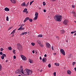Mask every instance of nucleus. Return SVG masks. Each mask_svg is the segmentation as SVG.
<instances>
[{"instance_id": "nucleus-1", "label": "nucleus", "mask_w": 76, "mask_h": 76, "mask_svg": "<svg viewBox=\"0 0 76 76\" xmlns=\"http://www.w3.org/2000/svg\"><path fill=\"white\" fill-rule=\"evenodd\" d=\"M23 69H22L21 71H20V72H21L22 73L24 74V75H31V73H32V71H31V70L29 69H26L23 72Z\"/></svg>"}, {"instance_id": "nucleus-2", "label": "nucleus", "mask_w": 76, "mask_h": 76, "mask_svg": "<svg viewBox=\"0 0 76 76\" xmlns=\"http://www.w3.org/2000/svg\"><path fill=\"white\" fill-rule=\"evenodd\" d=\"M54 18L56 21L61 22V15H56V16L54 17Z\"/></svg>"}, {"instance_id": "nucleus-3", "label": "nucleus", "mask_w": 76, "mask_h": 76, "mask_svg": "<svg viewBox=\"0 0 76 76\" xmlns=\"http://www.w3.org/2000/svg\"><path fill=\"white\" fill-rule=\"evenodd\" d=\"M17 48L18 50H22V46L20 43H18L17 44Z\"/></svg>"}, {"instance_id": "nucleus-4", "label": "nucleus", "mask_w": 76, "mask_h": 76, "mask_svg": "<svg viewBox=\"0 0 76 76\" xmlns=\"http://www.w3.org/2000/svg\"><path fill=\"white\" fill-rule=\"evenodd\" d=\"M20 56L22 58V59L23 60H26V58L25 57V56L22 55H21Z\"/></svg>"}, {"instance_id": "nucleus-5", "label": "nucleus", "mask_w": 76, "mask_h": 76, "mask_svg": "<svg viewBox=\"0 0 76 76\" xmlns=\"http://www.w3.org/2000/svg\"><path fill=\"white\" fill-rule=\"evenodd\" d=\"M60 52L62 53V54L64 55V56H65V52L64 50L63 49H60Z\"/></svg>"}, {"instance_id": "nucleus-6", "label": "nucleus", "mask_w": 76, "mask_h": 76, "mask_svg": "<svg viewBox=\"0 0 76 76\" xmlns=\"http://www.w3.org/2000/svg\"><path fill=\"white\" fill-rule=\"evenodd\" d=\"M68 23V20H65L63 22V23L64 25H67V23Z\"/></svg>"}, {"instance_id": "nucleus-7", "label": "nucleus", "mask_w": 76, "mask_h": 76, "mask_svg": "<svg viewBox=\"0 0 76 76\" xmlns=\"http://www.w3.org/2000/svg\"><path fill=\"white\" fill-rule=\"evenodd\" d=\"M46 46L47 48H50L51 47V45L48 43L47 42L46 44Z\"/></svg>"}, {"instance_id": "nucleus-8", "label": "nucleus", "mask_w": 76, "mask_h": 76, "mask_svg": "<svg viewBox=\"0 0 76 76\" xmlns=\"http://www.w3.org/2000/svg\"><path fill=\"white\" fill-rule=\"evenodd\" d=\"M6 54L4 53L2 55V56H1V58L2 60L4 59V57H6Z\"/></svg>"}, {"instance_id": "nucleus-9", "label": "nucleus", "mask_w": 76, "mask_h": 76, "mask_svg": "<svg viewBox=\"0 0 76 76\" xmlns=\"http://www.w3.org/2000/svg\"><path fill=\"white\" fill-rule=\"evenodd\" d=\"M29 17H26L23 21L24 22H26V21L28 20H29Z\"/></svg>"}, {"instance_id": "nucleus-10", "label": "nucleus", "mask_w": 76, "mask_h": 76, "mask_svg": "<svg viewBox=\"0 0 76 76\" xmlns=\"http://www.w3.org/2000/svg\"><path fill=\"white\" fill-rule=\"evenodd\" d=\"M67 73L68 75H71L72 74V72L69 70L67 71Z\"/></svg>"}, {"instance_id": "nucleus-11", "label": "nucleus", "mask_w": 76, "mask_h": 76, "mask_svg": "<svg viewBox=\"0 0 76 76\" xmlns=\"http://www.w3.org/2000/svg\"><path fill=\"white\" fill-rule=\"evenodd\" d=\"M72 13L73 14V16L74 17H76V13L75 11H73V12H72Z\"/></svg>"}, {"instance_id": "nucleus-12", "label": "nucleus", "mask_w": 76, "mask_h": 76, "mask_svg": "<svg viewBox=\"0 0 76 76\" xmlns=\"http://www.w3.org/2000/svg\"><path fill=\"white\" fill-rule=\"evenodd\" d=\"M61 34H64L65 33V31L64 29H62L61 30Z\"/></svg>"}, {"instance_id": "nucleus-13", "label": "nucleus", "mask_w": 76, "mask_h": 76, "mask_svg": "<svg viewBox=\"0 0 76 76\" xmlns=\"http://www.w3.org/2000/svg\"><path fill=\"white\" fill-rule=\"evenodd\" d=\"M5 11H9V8L7 7H5L4 9Z\"/></svg>"}, {"instance_id": "nucleus-14", "label": "nucleus", "mask_w": 76, "mask_h": 76, "mask_svg": "<svg viewBox=\"0 0 76 76\" xmlns=\"http://www.w3.org/2000/svg\"><path fill=\"white\" fill-rule=\"evenodd\" d=\"M28 61L30 63H33V60H31L30 59H29Z\"/></svg>"}, {"instance_id": "nucleus-15", "label": "nucleus", "mask_w": 76, "mask_h": 76, "mask_svg": "<svg viewBox=\"0 0 76 76\" xmlns=\"http://www.w3.org/2000/svg\"><path fill=\"white\" fill-rule=\"evenodd\" d=\"M12 3H16V0H10Z\"/></svg>"}, {"instance_id": "nucleus-16", "label": "nucleus", "mask_w": 76, "mask_h": 76, "mask_svg": "<svg viewBox=\"0 0 76 76\" xmlns=\"http://www.w3.org/2000/svg\"><path fill=\"white\" fill-rule=\"evenodd\" d=\"M21 6H26V4H25V2H24L22 4Z\"/></svg>"}, {"instance_id": "nucleus-17", "label": "nucleus", "mask_w": 76, "mask_h": 76, "mask_svg": "<svg viewBox=\"0 0 76 76\" xmlns=\"http://www.w3.org/2000/svg\"><path fill=\"white\" fill-rule=\"evenodd\" d=\"M35 16L36 17H38V13L37 12H36L35 14Z\"/></svg>"}, {"instance_id": "nucleus-18", "label": "nucleus", "mask_w": 76, "mask_h": 76, "mask_svg": "<svg viewBox=\"0 0 76 76\" xmlns=\"http://www.w3.org/2000/svg\"><path fill=\"white\" fill-rule=\"evenodd\" d=\"M27 10H28L26 8L24 9V10H23V12H26L27 11Z\"/></svg>"}, {"instance_id": "nucleus-19", "label": "nucleus", "mask_w": 76, "mask_h": 76, "mask_svg": "<svg viewBox=\"0 0 76 76\" xmlns=\"http://www.w3.org/2000/svg\"><path fill=\"white\" fill-rule=\"evenodd\" d=\"M55 65L56 66H59V63H55Z\"/></svg>"}, {"instance_id": "nucleus-20", "label": "nucleus", "mask_w": 76, "mask_h": 76, "mask_svg": "<svg viewBox=\"0 0 76 76\" xmlns=\"http://www.w3.org/2000/svg\"><path fill=\"white\" fill-rule=\"evenodd\" d=\"M39 45L41 47H44V45L41 43L39 44Z\"/></svg>"}, {"instance_id": "nucleus-21", "label": "nucleus", "mask_w": 76, "mask_h": 76, "mask_svg": "<svg viewBox=\"0 0 76 76\" xmlns=\"http://www.w3.org/2000/svg\"><path fill=\"white\" fill-rule=\"evenodd\" d=\"M29 21H30V22H32V19H31V18H29Z\"/></svg>"}, {"instance_id": "nucleus-22", "label": "nucleus", "mask_w": 76, "mask_h": 76, "mask_svg": "<svg viewBox=\"0 0 76 76\" xmlns=\"http://www.w3.org/2000/svg\"><path fill=\"white\" fill-rule=\"evenodd\" d=\"M38 37H42V34H39L38 36Z\"/></svg>"}, {"instance_id": "nucleus-23", "label": "nucleus", "mask_w": 76, "mask_h": 76, "mask_svg": "<svg viewBox=\"0 0 76 76\" xmlns=\"http://www.w3.org/2000/svg\"><path fill=\"white\" fill-rule=\"evenodd\" d=\"M15 31H16V29H15L11 33V34H14V33H15Z\"/></svg>"}, {"instance_id": "nucleus-24", "label": "nucleus", "mask_w": 76, "mask_h": 76, "mask_svg": "<svg viewBox=\"0 0 76 76\" xmlns=\"http://www.w3.org/2000/svg\"><path fill=\"white\" fill-rule=\"evenodd\" d=\"M37 18H38V17L35 16L34 18V20H37Z\"/></svg>"}, {"instance_id": "nucleus-25", "label": "nucleus", "mask_w": 76, "mask_h": 76, "mask_svg": "<svg viewBox=\"0 0 76 76\" xmlns=\"http://www.w3.org/2000/svg\"><path fill=\"white\" fill-rule=\"evenodd\" d=\"M8 49L9 50H12V47H9Z\"/></svg>"}, {"instance_id": "nucleus-26", "label": "nucleus", "mask_w": 76, "mask_h": 76, "mask_svg": "<svg viewBox=\"0 0 76 76\" xmlns=\"http://www.w3.org/2000/svg\"><path fill=\"white\" fill-rule=\"evenodd\" d=\"M31 44L33 46H34L35 45V43H31Z\"/></svg>"}, {"instance_id": "nucleus-27", "label": "nucleus", "mask_w": 76, "mask_h": 76, "mask_svg": "<svg viewBox=\"0 0 76 76\" xmlns=\"http://www.w3.org/2000/svg\"><path fill=\"white\" fill-rule=\"evenodd\" d=\"M34 1H33L30 2V5H31V4H32V3H33L34 2Z\"/></svg>"}, {"instance_id": "nucleus-28", "label": "nucleus", "mask_w": 76, "mask_h": 76, "mask_svg": "<svg viewBox=\"0 0 76 76\" xmlns=\"http://www.w3.org/2000/svg\"><path fill=\"white\" fill-rule=\"evenodd\" d=\"M2 68V66H1V64H0V71H1V70Z\"/></svg>"}, {"instance_id": "nucleus-29", "label": "nucleus", "mask_w": 76, "mask_h": 76, "mask_svg": "<svg viewBox=\"0 0 76 76\" xmlns=\"http://www.w3.org/2000/svg\"><path fill=\"white\" fill-rule=\"evenodd\" d=\"M6 20L7 21H9V17L8 16L7 17Z\"/></svg>"}, {"instance_id": "nucleus-30", "label": "nucleus", "mask_w": 76, "mask_h": 76, "mask_svg": "<svg viewBox=\"0 0 76 76\" xmlns=\"http://www.w3.org/2000/svg\"><path fill=\"white\" fill-rule=\"evenodd\" d=\"M43 6H45V5L46 4V3H45V2H43Z\"/></svg>"}, {"instance_id": "nucleus-31", "label": "nucleus", "mask_w": 76, "mask_h": 76, "mask_svg": "<svg viewBox=\"0 0 76 76\" xmlns=\"http://www.w3.org/2000/svg\"><path fill=\"white\" fill-rule=\"evenodd\" d=\"M48 67H49V68L51 67V64H48Z\"/></svg>"}, {"instance_id": "nucleus-32", "label": "nucleus", "mask_w": 76, "mask_h": 76, "mask_svg": "<svg viewBox=\"0 0 76 76\" xmlns=\"http://www.w3.org/2000/svg\"><path fill=\"white\" fill-rule=\"evenodd\" d=\"M76 64V62H73L72 63V65L73 66H74L75 64Z\"/></svg>"}, {"instance_id": "nucleus-33", "label": "nucleus", "mask_w": 76, "mask_h": 76, "mask_svg": "<svg viewBox=\"0 0 76 76\" xmlns=\"http://www.w3.org/2000/svg\"><path fill=\"white\" fill-rule=\"evenodd\" d=\"M42 61L43 62H46V60H45L44 59H42Z\"/></svg>"}, {"instance_id": "nucleus-34", "label": "nucleus", "mask_w": 76, "mask_h": 76, "mask_svg": "<svg viewBox=\"0 0 76 76\" xmlns=\"http://www.w3.org/2000/svg\"><path fill=\"white\" fill-rule=\"evenodd\" d=\"M23 27H22V26H21L20 28L18 29V30H20V29H22V28Z\"/></svg>"}, {"instance_id": "nucleus-35", "label": "nucleus", "mask_w": 76, "mask_h": 76, "mask_svg": "<svg viewBox=\"0 0 76 76\" xmlns=\"http://www.w3.org/2000/svg\"><path fill=\"white\" fill-rule=\"evenodd\" d=\"M75 32H76V31H72L71 32V34H74V33H75Z\"/></svg>"}, {"instance_id": "nucleus-36", "label": "nucleus", "mask_w": 76, "mask_h": 76, "mask_svg": "<svg viewBox=\"0 0 76 76\" xmlns=\"http://www.w3.org/2000/svg\"><path fill=\"white\" fill-rule=\"evenodd\" d=\"M53 75H54V76H56V72H55L53 73Z\"/></svg>"}, {"instance_id": "nucleus-37", "label": "nucleus", "mask_w": 76, "mask_h": 76, "mask_svg": "<svg viewBox=\"0 0 76 76\" xmlns=\"http://www.w3.org/2000/svg\"><path fill=\"white\" fill-rule=\"evenodd\" d=\"M15 50H13V53H14V54H15V53H16L15 52Z\"/></svg>"}, {"instance_id": "nucleus-38", "label": "nucleus", "mask_w": 76, "mask_h": 76, "mask_svg": "<svg viewBox=\"0 0 76 76\" xmlns=\"http://www.w3.org/2000/svg\"><path fill=\"white\" fill-rule=\"evenodd\" d=\"M12 28H13V27H12V26L8 28V30H10V29H12Z\"/></svg>"}, {"instance_id": "nucleus-39", "label": "nucleus", "mask_w": 76, "mask_h": 76, "mask_svg": "<svg viewBox=\"0 0 76 76\" xmlns=\"http://www.w3.org/2000/svg\"><path fill=\"white\" fill-rule=\"evenodd\" d=\"M72 7H73V8H75V5H72Z\"/></svg>"}, {"instance_id": "nucleus-40", "label": "nucleus", "mask_w": 76, "mask_h": 76, "mask_svg": "<svg viewBox=\"0 0 76 76\" xmlns=\"http://www.w3.org/2000/svg\"><path fill=\"white\" fill-rule=\"evenodd\" d=\"M13 58H14V59H16V56H13Z\"/></svg>"}, {"instance_id": "nucleus-41", "label": "nucleus", "mask_w": 76, "mask_h": 76, "mask_svg": "<svg viewBox=\"0 0 76 76\" xmlns=\"http://www.w3.org/2000/svg\"><path fill=\"white\" fill-rule=\"evenodd\" d=\"M15 73H18V70H16L15 71Z\"/></svg>"}, {"instance_id": "nucleus-42", "label": "nucleus", "mask_w": 76, "mask_h": 76, "mask_svg": "<svg viewBox=\"0 0 76 76\" xmlns=\"http://www.w3.org/2000/svg\"><path fill=\"white\" fill-rule=\"evenodd\" d=\"M0 50H1V51H2L3 50H4V49H3V48H1Z\"/></svg>"}, {"instance_id": "nucleus-43", "label": "nucleus", "mask_w": 76, "mask_h": 76, "mask_svg": "<svg viewBox=\"0 0 76 76\" xmlns=\"http://www.w3.org/2000/svg\"><path fill=\"white\" fill-rule=\"evenodd\" d=\"M37 42L38 44H39V45L40 44V42L39 41H38Z\"/></svg>"}, {"instance_id": "nucleus-44", "label": "nucleus", "mask_w": 76, "mask_h": 76, "mask_svg": "<svg viewBox=\"0 0 76 76\" xmlns=\"http://www.w3.org/2000/svg\"><path fill=\"white\" fill-rule=\"evenodd\" d=\"M0 55H3V52H0Z\"/></svg>"}, {"instance_id": "nucleus-45", "label": "nucleus", "mask_w": 76, "mask_h": 76, "mask_svg": "<svg viewBox=\"0 0 76 76\" xmlns=\"http://www.w3.org/2000/svg\"><path fill=\"white\" fill-rule=\"evenodd\" d=\"M21 30H22V31H23V30H24V29H25V28H21Z\"/></svg>"}, {"instance_id": "nucleus-46", "label": "nucleus", "mask_w": 76, "mask_h": 76, "mask_svg": "<svg viewBox=\"0 0 76 76\" xmlns=\"http://www.w3.org/2000/svg\"><path fill=\"white\" fill-rule=\"evenodd\" d=\"M70 57H71V55L70 54L69 55V56L68 57V58H70Z\"/></svg>"}, {"instance_id": "nucleus-47", "label": "nucleus", "mask_w": 76, "mask_h": 76, "mask_svg": "<svg viewBox=\"0 0 76 76\" xmlns=\"http://www.w3.org/2000/svg\"><path fill=\"white\" fill-rule=\"evenodd\" d=\"M56 38H58V39H59V37L58 36H56Z\"/></svg>"}, {"instance_id": "nucleus-48", "label": "nucleus", "mask_w": 76, "mask_h": 76, "mask_svg": "<svg viewBox=\"0 0 76 76\" xmlns=\"http://www.w3.org/2000/svg\"><path fill=\"white\" fill-rule=\"evenodd\" d=\"M52 49L53 50H54V48H53V46H52L51 47Z\"/></svg>"}, {"instance_id": "nucleus-49", "label": "nucleus", "mask_w": 76, "mask_h": 76, "mask_svg": "<svg viewBox=\"0 0 76 76\" xmlns=\"http://www.w3.org/2000/svg\"><path fill=\"white\" fill-rule=\"evenodd\" d=\"M25 35H26L27 34V32H24Z\"/></svg>"}, {"instance_id": "nucleus-50", "label": "nucleus", "mask_w": 76, "mask_h": 76, "mask_svg": "<svg viewBox=\"0 0 76 76\" xmlns=\"http://www.w3.org/2000/svg\"><path fill=\"white\" fill-rule=\"evenodd\" d=\"M43 12H46V10L45 9L44 10H43Z\"/></svg>"}, {"instance_id": "nucleus-51", "label": "nucleus", "mask_w": 76, "mask_h": 76, "mask_svg": "<svg viewBox=\"0 0 76 76\" xmlns=\"http://www.w3.org/2000/svg\"><path fill=\"white\" fill-rule=\"evenodd\" d=\"M29 2H28V3H27V4L26 6H28L29 5Z\"/></svg>"}, {"instance_id": "nucleus-52", "label": "nucleus", "mask_w": 76, "mask_h": 76, "mask_svg": "<svg viewBox=\"0 0 76 76\" xmlns=\"http://www.w3.org/2000/svg\"><path fill=\"white\" fill-rule=\"evenodd\" d=\"M24 34H25V33L23 32V33H22L21 34V35H24Z\"/></svg>"}, {"instance_id": "nucleus-53", "label": "nucleus", "mask_w": 76, "mask_h": 76, "mask_svg": "<svg viewBox=\"0 0 76 76\" xmlns=\"http://www.w3.org/2000/svg\"><path fill=\"white\" fill-rule=\"evenodd\" d=\"M43 59H44V60H45L46 61L47 60V59H46V58H43Z\"/></svg>"}, {"instance_id": "nucleus-54", "label": "nucleus", "mask_w": 76, "mask_h": 76, "mask_svg": "<svg viewBox=\"0 0 76 76\" xmlns=\"http://www.w3.org/2000/svg\"><path fill=\"white\" fill-rule=\"evenodd\" d=\"M25 25V24H22L21 25V26H22L23 27V26H24Z\"/></svg>"}, {"instance_id": "nucleus-55", "label": "nucleus", "mask_w": 76, "mask_h": 76, "mask_svg": "<svg viewBox=\"0 0 76 76\" xmlns=\"http://www.w3.org/2000/svg\"><path fill=\"white\" fill-rule=\"evenodd\" d=\"M32 53H33V54H34V53H35V51L33 50L32 51Z\"/></svg>"}, {"instance_id": "nucleus-56", "label": "nucleus", "mask_w": 76, "mask_h": 76, "mask_svg": "<svg viewBox=\"0 0 76 76\" xmlns=\"http://www.w3.org/2000/svg\"><path fill=\"white\" fill-rule=\"evenodd\" d=\"M44 57H47V55L46 54H45L44 55Z\"/></svg>"}, {"instance_id": "nucleus-57", "label": "nucleus", "mask_w": 76, "mask_h": 76, "mask_svg": "<svg viewBox=\"0 0 76 76\" xmlns=\"http://www.w3.org/2000/svg\"><path fill=\"white\" fill-rule=\"evenodd\" d=\"M26 14L27 13H28V11H26Z\"/></svg>"}, {"instance_id": "nucleus-58", "label": "nucleus", "mask_w": 76, "mask_h": 76, "mask_svg": "<svg viewBox=\"0 0 76 76\" xmlns=\"http://www.w3.org/2000/svg\"><path fill=\"white\" fill-rule=\"evenodd\" d=\"M39 59L40 60H42V58H41V56L40 57Z\"/></svg>"}, {"instance_id": "nucleus-59", "label": "nucleus", "mask_w": 76, "mask_h": 76, "mask_svg": "<svg viewBox=\"0 0 76 76\" xmlns=\"http://www.w3.org/2000/svg\"><path fill=\"white\" fill-rule=\"evenodd\" d=\"M72 12H73V11H71L70 12V13H72Z\"/></svg>"}, {"instance_id": "nucleus-60", "label": "nucleus", "mask_w": 76, "mask_h": 76, "mask_svg": "<svg viewBox=\"0 0 76 76\" xmlns=\"http://www.w3.org/2000/svg\"><path fill=\"white\" fill-rule=\"evenodd\" d=\"M74 69L75 70V71L76 72V67H75L74 68Z\"/></svg>"}, {"instance_id": "nucleus-61", "label": "nucleus", "mask_w": 76, "mask_h": 76, "mask_svg": "<svg viewBox=\"0 0 76 76\" xmlns=\"http://www.w3.org/2000/svg\"><path fill=\"white\" fill-rule=\"evenodd\" d=\"M52 1H56V0H51Z\"/></svg>"}, {"instance_id": "nucleus-62", "label": "nucleus", "mask_w": 76, "mask_h": 76, "mask_svg": "<svg viewBox=\"0 0 76 76\" xmlns=\"http://www.w3.org/2000/svg\"><path fill=\"white\" fill-rule=\"evenodd\" d=\"M53 54H54L55 55H56V53H53Z\"/></svg>"}, {"instance_id": "nucleus-63", "label": "nucleus", "mask_w": 76, "mask_h": 76, "mask_svg": "<svg viewBox=\"0 0 76 76\" xmlns=\"http://www.w3.org/2000/svg\"><path fill=\"white\" fill-rule=\"evenodd\" d=\"M42 71V69H41L40 71V72H41Z\"/></svg>"}, {"instance_id": "nucleus-64", "label": "nucleus", "mask_w": 76, "mask_h": 76, "mask_svg": "<svg viewBox=\"0 0 76 76\" xmlns=\"http://www.w3.org/2000/svg\"><path fill=\"white\" fill-rule=\"evenodd\" d=\"M22 67H23V66H20V68H22Z\"/></svg>"}]
</instances>
